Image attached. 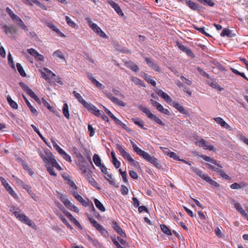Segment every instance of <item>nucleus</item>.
<instances>
[{
	"mask_svg": "<svg viewBox=\"0 0 248 248\" xmlns=\"http://www.w3.org/2000/svg\"><path fill=\"white\" fill-rule=\"evenodd\" d=\"M39 71L41 75V77L45 79L48 83H51L50 78L53 77V79L55 82L61 85L63 84L61 78L59 76H56L54 73L48 69L44 68L42 69H39Z\"/></svg>",
	"mask_w": 248,
	"mask_h": 248,
	"instance_id": "1",
	"label": "nucleus"
},
{
	"mask_svg": "<svg viewBox=\"0 0 248 248\" xmlns=\"http://www.w3.org/2000/svg\"><path fill=\"white\" fill-rule=\"evenodd\" d=\"M11 212H12L15 217L18 218L21 221L27 224L29 226H31V222L28 217H27L24 214H22L20 210H15L14 207H11L10 209Z\"/></svg>",
	"mask_w": 248,
	"mask_h": 248,
	"instance_id": "2",
	"label": "nucleus"
},
{
	"mask_svg": "<svg viewBox=\"0 0 248 248\" xmlns=\"http://www.w3.org/2000/svg\"><path fill=\"white\" fill-rule=\"evenodd\" d=\"M145 160L152 164L156 168L160 169L162 168V165L158 160L154 156H151L148 153L145 152L141 156Z\"/></svg>",
	"mask_w": 248,
	"mask_h": 248,
	"instance_id": "3",
	"label": "nucleus"
},
{
	"mask_svg": "<svg viewBox=\"0 0 248 248\" xmlns=\"http://www.w3.org/2000/svg\"><path fill=\"white\" fill-rule=\"evenodd\" d=\"M41 157L44 162L47 164H52L56 160L55 156L50 151H46L44 155H41Z\"/></svg>",
	"mask_w": 248,
	"mask_h": 248,
	"instance_id": "4",
	"label": "nucleus"
},
{
	"mask_svg": "<svg viewBox=\"0 0 248 248\" xmlns=\"http://www.w3.org/2000/svg\"><path fill=\"white\" fill-rule=\"evenodd\" d=\"M83 106L90 112L96 116H100L101 114V111L90 103L86 102Z\"/></svg>",
	"mask_w": 248,
	"mask_h": 248,
	"instance_id": "5",
	"label": "nucleus"
},
{
	"mask_svg": "<svg viewBox=\"0 0 248 248\" xmlns=\"http://www.w3.org/2000/svg\"><path fill=\"white\" fill-rule=\"evenodd\" d=\"M1 25V24H0ZM2 28L3 29L5 33L7 35H12L14 33H16V28L14 25H9L7 26L6 25H2Z\"/></svg>",
	"mask_w": 248,
	"mask_h": 248,
	"instance_id": "6",
	"label": "nucleus"
},
{
	"mask_svg": "<svg viewBox=\"0 0 248 248\" xmlns=\"http://www.w3.org/2000/svg\"><path fill=\"white\" fill-rule=\"evenodd\" d=\"M89 25L92 30L100 36L104 38L107 37L105 33L96 24L90 22H89Z\"/></svg>",
	"mask_w": 248,
	"mask_h": 248,
	"instance_id": "7",
	"label": "nucleus"
},
{
	"mask_svg": "<svg viewBox=\"0 0 248 248\" xmlns=\"http://www.w3.org/2000/svg\"><path fill=\"white\" fill-rule=\"evenodd\" d=\"M176 45L179 49L185 53L188 56L191 58H194L195 57L194 53L190 48L185 46L179 42H177Z\"/></svg>",
	"mask_w": 248,
	"mask_h": 248,
	"instance_id": "8",
	"label": "nucleus"
},
{
	"mask_svg": "<svg viewBox=\"0 0 248 248\" xmlns=\"http://www.w3.org/2000/svg\"><path fill=\"white\" fill-rule=\"evenodd\" d=\"M111 227L121 236L123 237H126L125 233L123 231V229L116 221L112 220Z\"/></svg>",
	"mask_w": 248,
	"mask_h": 248,
	"instance_id": "9",
	"label": "nucleus"
},
{
	"mask_svg": "<svg viewBox=\"0 0 248 248\" xmlns=\"http://www.w3.org/2000/svg\"><path fill=\"white\" fill-rule=\"evenodd\" d=\"M107 96L109 98L113 103L121 107H125V104L121 100L118 99L117 97L114 96L112 94L108 93Z\"/></svg>",
	"mask_w": 248,
	"mask_h": 248,
	"instance_id": "10",
	"label": "nucleus"
},
{
	"mask_svg": "<svg viewBox=\"0 0 248 248\" xmlns=\"http://www.w3.org/2000/svg\"><path fill=\"white\" fill-rule=\"evenodd\" d=\"M124 158L126 159L129 162L135 167L139 166V162L137 161L134 160L130 156V154L126 151V152L122 156Z\"/></svg>",
	"mask_w": 248,
	"mask_h": 248,
	"instance_id": "11",
	"label": "nucleus"
},
{
	"mask_svg": "<svg viewBox=\"0 0 248 248\" xmlns=\"http://www.w3.org/2000/svg\"><path fill=\"white\" fill-rule=\"evenodd\" d=\"M11 18L12 20L15 21V22H16L17 24L19 25L22 29L25 30L26 29V26L25 25L22 20L19 16L14 14L12 16H11Z\"/></svg>",
	"mask_w": 248,
	"mask_h": 248,
	"instance_id": "12",
	"label": "nucleus"
},
{
	"mask_svg": "<svg viewBox=\"0 0 248 248\" xmlns=\"http://www.w3.org/2000/svg\"><path fill=\"white\" fill-rule=\"evenodd\" d=\"M46 25L52 31H55L61 37L65 36L60 31V30L55 26L52 22H47Z\"/></svg>",
	"mask_w": 248,
	"mask_h": 248,
	"instance_id": "13",
	"label": "nucleus"
},
{
	"mask_svg": "<svg viewBox=\"0 0 248 248\" xmlns=\"http://www.w3.org/2000/svg\"><path fill=\"white\" fill-rule=\"evenodd\" d=\"M87 77L88 78L91 80V81L98 88L100 89H104L105 88V86L100 83L98 81H97L94 77L92 76V75L89 73H87Z\"/></svg>",
	"mask_w": 248,
	"mask_h": 248,
	"instance_id": "14",
	"label": "nucleus"
},
{
	"mask_svg": "<svg viewBox=\"0 0 248 248\" xmlns=\"http://www.w3.org/2000/svg\"><path fill=\"white\" fill-rule=\"evenodd\" d=\"M199 156L200 157L202 158L203 159H204L206 161L211 162L212 164L216 165L218 167H219L220 168H222V166L220 164H218L217 162V161L216 160H215V159H214L213 158H211L209 156H206V155H199Z\"/></svg>",
	"mask_w": 248,
	"mask_h": 248,
	"instance_id": "15",
	"label": "nucleus"
},
{
	"mask_svg": "<svg viewBox=\"0 0 248 248\" xmlns=\"http://www.w3.org/2000/svg\"><path fill=\"white\" fill-rule=\"evenodd\" d=\"M156 93L158 94V95L163 98L167 102H170L172 101L171 98L168 95V94L164 92L162 90L160 89H157L156 91Z\"/></svg>",
	"mask_w": 248,
	"mask_h": 248,
	"instance_id": "16",
	"label": "nucleus"
},
{
	"mask_svg": "<svg viewBox=\"0 0 248 248\" xmlns=\"http://www.w3.org/2000/svg\"><path fill=\"white\" fill-rule=\"evenodd\" d=\"M110 6L115 10L116 12L120 16H123L124 14L119 5L113 1H109Z\"/></svg>",
	"mask_w": 248,
	"mask_h": 248,
	"instance_id": "17",
	"label": "nucleus"
},
{
	"mask_svg": "<svg viewBox=\"0 0 248 248\" xmlns=\"http://www.w3.org/2000/svg\"><path fill=\"white\" fill-rule=\"evenodd\" d=\"M186 5L192 10H195V11H200L201 7L200 5L194 2L193 1L191 0H186Z\"/></svg>",
	"mask_w": 248,
	"mask_h": 248,
	"instance_id": "18",
	"label": "nucleus"
},
{
	"mask_svg": "<svg viewBox=\"0 0 248 248\" xmlns=\"http://www.w3.org/2000/svg\"><path fill=\"white\" fill-rule=\"evenodd\" d=\"M215 121L220 125L226 129H229L230 128V125L225 122V121L220 117H216L214 118Z\"/></svg>",
	"mask_w": 248,
	"mask_h": 248,
	"instance_id": "19",
	"label": "nucleus"
},
{
	"mask_svg": "<svg viewBox=\"0 0 248 248\" xmlns=\"http://www.w3.org/2000/svg\"><path fill=\"white\" fill-rule=\"evenodd\" d=\"M233 205L236 210L244 217H248V215L245 212L240 204L238 202H234Z\"/></svg>",
	"mask_w": 248,
	"mask_h": 248,
	"instance_id": "20",
	"label": "nucleus"
},
{
	"mask_svg": "<svg viewBox=\"0 0 248 248\" xmlns=\"http://www.w3.org/2000/svg\"><path fill=\"white\" fill-rule=\"evenodd\" d=\"M65 212V216L71 220L77 226L81 228V226L78 221L71 215L70 213L68 211H64Z\"/></svg>",
	"mask_w": 248,
	"mask_h": 248,
	"instance_id": "21",
	"label": "nucleus"
},
{
	"mask_svg": "<svg viewBox=\"0 0 248 248\" xmlns=\"http://www.w3.org/2000/svg\"><path fill=\"white\" fill-rule=\"evenodd\" d=\"M173 107L179 111L181 113L186 114L187 113V110L180 104L177 102H173Z\"/></svg>",
	"mask_w": 248,
	"mask_h": 248,
	"instance_id": "22",
	"label": "nucleus"
},
{
	"mask_svg": "<svg viewBox=\"0 0 248 248\" xmlns=\"http://www.w3.org/2000/svg\"><path fill=\"white\" fill-rule=\"evenodd\" d=\"M93 160L95 165L99 167L100 168H101L102 166H103L104 165V164L101 163V158L97 154H95L93 155Z\"/></svg>",
	"mask_w": 248,
	"mask_h": 248,
	"instance_id": "23",
	"label": "nucleus"
},
{
	"mask_svg": "<svg viewBox=\"0 0 248 248\" xmlns=\"http://www.w3.org/2000/svg\"><path fill=\"white\" fill-rule=\"evenodd\" d=\"M207 84L213 88L216 89L218 91H222L224 88L221 87L216 80L208 81Z\"/></svg>",
	"mask_w": 248,
	"mask_h": 248,
	"instance_id": "24",
	"label": "nucleus"
},
{
	"mask_svg": "<svg viewBox=\"0 0 248 248\" xmlns=\"http://www.w3.org/2000/svg\"><path fill=\"white\" fill-rule=\"evenodd\" d=\"M32 56L35 58V60L43 61L44 60V56L38 53L35 49L32 48Z\"/></svg>",
	"mask_w": 248,
	"mask_h": 248,
	"instance_id": "25",
	"label": "nucleus"
},
{
	"mask_svg": "<svg viewBox=\"0 0 248 248\" xmlns=\"http://www.w3.org/2000/svg\"><path fill=\"white\" fill-rule=\"evenodd\" d=\"M93 201L96 207L99 210H100L101 212H105L106 211L105 207L98 199L94 198Z\"/></svg>",
	"mask_w": 248,
	"mask_h": 248,
	"instance_id": "26",
	"label": "nucleus"
},
{
	"mask_svg": "<svg viewBox=\"0 0 248 248\" xmlns=\"http://www.w3.org/2000/svg\"><path fill=\"white\" fill-rule=\"evenodd\" d=\"M7 99L9 104L13 108L17 109L18 108L17 104L12 100L10 95H7Z\"/></svg>",
	"mask_w": 248,
	"mask_h": 248,
	"instance_id": "27",
	"label": "nucleus"
},
{
	"mask_svg": "<svg viewBox=\"0 0 248 248\" xmlns=\"http://www.w3.org/2000/svg\"><path fill=\"white\" fill-rule=\"evenodd\" d=\"M132 120L133 122L135 123V124L138 125L140 128L143 129H147L146 128L144 127V122L143 121L140 120L139 118H133Z\"/></svg>",
	"mask_w": 248,
	"mask_h": 248,
	"instance_id": "28",
	"label": "nucleus"
},
{
	"mask_svg": "<svg viewBox=\"0 0 248 248\" xmlns=\"http://www.w3.org/2000/svg\"><path fill=\"white\" fill-rule=\"evenodd\" d=\"M139 109L142 111L143 113H145L146 116L150 119L152 116L153 115V113L150 111V110L147 108L144 107L142 106H140L139 107Z\"/></svg>",
	"mask_w": 248,
	"mask_h": 248,
	"instance_id": "29",
	"label": "nucleus"
},
{
	"mask_svg": "<svg viewBox=\"0 0 248 248\" xmlns=\"http://www.w3.org/2000/svg\"><path fill=\"white\" fill-rule=\"evenodd\" d=\"M73 94L74 96L77 99L78 102L82 104V105H83L86 102V101L83 99L81 95L76 91H73Z\"/></svg>",
	"mask_w": 248,
	"mask_h": 248,
	"instance_id": "30",
	"label": "nucleus"
},
{
	"mask_svg": "<svg viewBox=\"0 0 248 248\" xmlns=\"http://www.w3.org/2000/svg\"><path fill=\"white\" fill-rule=\"evenodd\" d=\"M131 80L136 85H140L141 87H144V84L143 82L140 79L135 77H131L130 78Z\"/></svg>",
	"mask_w": 248,
	"mask_h": 248,
	"instance_id": "31",
	"label": "nucleus"
},
{
	"mask_svg": "<svg viewBox=\"0 0 248 248\" xmlns=\"http://www.w3.org/2000/svg\"><path fill=\"white\" fill-rule=\"evenodd\" d=\"M77 197V200L84 207H88L91 205V202L90 203L89 202H87L85 201L80 195Z\"/></svg>",
	"mask_w": 248,
	"mask_h": 248,
	"instance_id": "32",
	"label": "nucleus"
},
{
	"mask_svg": "<svg viewBox=\"0 0 248 248\" xmlns=\"http://www.w3.org/2000/svg\"><path fill=\"white\" fill-rule=\"evenodd\" d=\"M62 113L64 116L67 119H69L70 116L68 110V106L67 103H64L62 107Z\"/></svg>",
	"mask_w": 248,
	"mask_h": 248,
	"instance_id": "33",
	"label": "nucleus"
},
{
	"mask_svg": "<svg viewBox=\"0 0 248 248\" xmlns=\"http://www.w3.org/2000/svg\"><path fill=\"white\" fill-rule=\"evenodd\" d=\"M57 215L59 217V218L61 220V221L68 228L70 229H72V226L69 223L66 219L64 217L61 213H57Z\"/></svg>",
	"mask_w": 248,
	"mask_h": 248,
	"instance_id": "34",
	"label": "nucleus"
},
{
	"mask_svg": "<svg viewBox=\"0 0 248 248\" xmlns=\"http://www.w3.org/2000/svg\"><path fill=\"white\" fill-rule=\"evenodd\" d=\"M195 143L199 146L203 147L204 149H205V147H207L209 145L208 142L203 139L199 141H196Z\"/></svg>",
	"mask_w": 248,
	"mask_h": 248,
	"instance_id": "35",
	"label": "nucleus"
},
{
	"mask_svg": "<svg viewBox=\"0 0 248 248\" xmlns=\"http://www.w3.org/2000/svg\"><path fill=\"white\" fill-rule=\"evenodd\" d=\"M82 173L86 177V179L92 176L91 174L92 173V171L88 168H81Z\"/></svg>",
	"mask_w": 248,
	"mask_h": 248,
	"instance_id": "36",
	"label": "nucleus"
},
{
	"mask_svg": "<svg viewBox=\"0 0 248 248\" xmlns=\"http://www.w3.org/2000/svg\"><path fill=\"white\" fill-rule=\"evenodd\" d=\"M87 239L94 246L98 247L99 248H101L102 247V245L98 240L92 238L90 235H87Z\"/></svg>",
	"mask_w": 248,
	"mask_h": 248,
	"instance_id": "37",
	"label": "nucleus"
},
{
	"mask_svg": "<svg viewBox=\"0 0 248 248\" xmlns=\"http://www.w3.org/2000/svg\"><path fill=\"white\" fill-rule=\"evenodd\" d=\"M160 228L162 232L165 234L169 235H172L170 230L165 224L160 225Z\"/></svg>",
	"mask_w": 248,
	"mask_h": 248,
	"instance_id": "38",
	"label": "nucleus"
},
{
	"mask_svg": "<svg viewBox=\"0 0 248 248\" xmlns=\"http://www.w3.org/2000/svg\"><path fill=\"white\" fill-rule=\"evenodd\" d=\"M16 183L18 185H19L21 186H22L23 188H24L25 189L27 190V191L28 192H29V186H27L26 184H25L24 183V182L22 180H20V179H18L17 178H16ZM29 193L30 194V193Z\"/></svg>",
	"mask_w": 248,
	"mask_h": 248,
	"instance_id": "39",
	"label": "nucleus"
},
{
	"mask_svg": "<svg viewBox=\"0 0 248 248\" xmlns=\"http://www.w3.org/2000/svg\"><path fill=\"white\" fill-rule=\"evenodd\" d=\"M19 85L29 95L31 96V89L23 82H19Z\"/></svg>",
	"mask_w": 248,
	"mask_h": 248,
	"instance_id": "40",
	"label": "nucleus"
},
{
	"mask_svg": "<svg viewBox=\"0 0 248 248\" xmlns=\"http://www.w3.org/2000/svg\"><path fill=\"white\" fill-rule=\"evenodd\" d=\"M191 169L192 170L193 172H194L195 173H196L198 176H199L201 178H202V177L204 176V175L205 174L203 173V172L200 169H199L196 167H191Z\"/></svg>",
	"mask_w": 248,
	"mask_h": 248,
	"instance_id": "41",
	"label": "nucleus"
},
{
	"mask_svg": "<svg viewBox=\"0 0 248 248\" xmlns=\"http://www.w3.org/2000/svg\"><path fill=\"white\" fill-rule=\"evenodd\" d=\"M144 78L149 83L151 84L152 85L155 86L156 85V82L155 80L152 79V77L147 74H144Z\"/></svg>",
	"mask_w": 248,
	"mask_h": 248,
	"instance_id": "42",
	"label": "nucleus"
},
{
	"mask_svg": "<svg viewBox=\"0 0 248 248\" xmlns=\"http://www.w3.org/2000/svg\"><path fill=\"white\" fill-rule=\"evenodd\" d=\"M245 186V184L244 183H241L240 184H238L237 183H234L232 184L230 186V187L232 189H238L242 188L243 187Z\"/></svg>",
	"mask_w": 248,
	"mask_h": 248,
	"instance_id": "43",
	"label": "nucleus"
},
{
	"mask_svg": "<svg viewBox=\"0 0 248 248\" xmlns=\"http://www.w3.org/2000/svg\"><path fill=\"white\" fill-rule=\"evenodd\" d=\"M132 147H133V150L134 151V152H135L138 155H140L141 156L143 155V154L145 152V151H144L142 150L141 149H140V148H139L137 146V145L135 144H133Z\"/></svg>",
	"mask_w": 248,
	"mask_h": 248,
	"instance_id": "44",
	"label": "nucleus"
},
{
	"mask_svg": "<svg viewBox=\"0 0 248 248\" xmlns=\"http://www.w3.org/2000/svg\"><path fill=\"white\" fill-rule=\"evenodd\" d=\"M220 35L221 36H227L228 37H232V31L229 29H224L222 31Z\"/></svg>",
	"mask_w": 248,
	"mask_h": 248,
	"instance_id": "45",
	"label": "nucleus"
},
{
	"mask_svg": "<svg viewBox=\"0 0 248 248\" xmlns=\"http://www.w3.org/2000/svg\"><path fill=\"white\" fill-rule=\"evenodd\" d=\"M205 165L208 169H210L212 171L217 172V174L219 173V171L221 170V168L219 167L217 168L209 163H206Z\"/></svg>",
	"mask_w": 248,
	"mask_h": 248,
	"instance_id": "46",
	"label": "nucleus"
},
{
	"mask_svg": "<svg viewBox=\"0 0 248 248\" xmlns=\"http://www.w3.org/2000/svg\"><path fill=\"white\" fill-rule=\"evenodd\" d=\"M150 119L152 120L155 121L156 123L158 124L161 125V126H164L165 124L164 123L162 122V121L158 118L157 116H156L155 115L153 114L152 117L150 118Z\"/></svg>",
	"mask_w": 248,
	"mask_h": 248,
	"instance_id": "47",
	"label": "nucleus"
},
{
	"mask_svg": "<svg viewBox=\"0 0 248 248\" xmlns=\"http://www.w3.org/2000/svg\"><path fill=\"white\" fill-rule=\"evenodd\" d=\"M100 169L102 172L106 175L105 177H107L108 178H109V179H112V174H109L108 173V169L105 165H104L103 166H102V167L100 168Z\"/></svg>",
	"mask_w": 248,
	"mask_h": 248,
	"instance_id": "48",
	"label": "nucleus"
},
{
	"mask_svg": "<svg viewBox=\"0 0 248 248\" xmlns=\"http://www.w3.org/2000/svg\"><path fill=\"white\" fill-rule=\"evenodd\" d=\"M194 28L195 29H196V30L198 31L199 32H200L202 34H204L206 36H207V37H211V36L209 33H207L205 31V28L204 27L199 28V27H196L195 26H194Z\"/></svg>",
	"mask_w": 248,
	"mask_h": 248,
	"instance_id": "49",
	"label": "nucleus"
},
{
	"mask_svg": "<svg viewBox=\"0 0 248 248\" xmlns=\"http://www.w3.org/2000/svg\"><path fill=\"white\" fill-rule=\"evenodd\" d=\"M65 180L67 181V183L73 188L77 189L78 187L75 183L69 177H65Z\"/></svg>",
	"mask_w": 248,
	"mask_h": 248,
	"instance_id": "50",
	"label": "nucleus"
},
{
	"mask_svg": "<svg viewBox=\"0 0 248 248\" xmlns=\"http://www.w3.org/2000/svg\"><path fill=\"white\" fill-rule=\"evenodd\" d=\"M32 2L40 7L41 8L46 10H47V6H46L44 3H41L38 0H32Z\"/></svg>",
	"mask_w": 248,
	"mask_h": 248,
	"instance_id": "51",
	"label": "nucleus"
},
{
	"mask_svg": "<svg viewBox=\"0 0 248 248\" xmlns=\"http://www.w3.org/2000/svg\"><path fill=\"white\" fill-rule=\"evenodd\" d=\"M16 67L20 75L22 77H25L26 73L19 63H16Z\"/></svg>",
	"mask_w": 248,
	"mask_h": 248,
	"instance_id": "52",
	"label": "nucleus"
},
{
	"mask_svg": "<svg viewBox=\"0 0 248 248\" xmlns=\"http://www.w3.org/2000/svg\"><path fill=\"white\" fill-rule=\"evenodd\" d=\"M66 208H68L69 210L74 211L76 213L79 212V209L77 207L75 206L73 204H72L71 202H70L67 206Z\"/></svg>",
	"mask_w": 248,
	"mask_h": 248,
	"instance_id": "53",
	"label": "nucleus"
},
{
	"mask_svg": "<svg viewBox=\"0 0 248 248\" xmlns=\"http://www.w3.org/2000/svg\"><path fill=\"white\" fill-rule=\"evenodd\" d=\"M114 121L115 122V123L121 126L125 130H128V127L122 122H121L120 120H119L117 118H116L114 120Z\"/></svg>",
	"mask_w": 248,
	"mask_h": 248,
	"instance_id": "54",
	"label": "nucleus"
},
{
	"mask_svg": "<svg viewBox=\"0 0 248 248\" xmlns=\"http://www.w3.org/2000/svg\"><path fill=\"white\" fill-rule=\"evenodd\" d=\"M87 179L93 186L95 188L100 189L99 187H98L97 183L95 181V180L92 177V176L91 177H89L88 178H87Z\"/></svg>",
	"mask_w": 248,
	"mask_h": 248,
	"instance_id": "55",
	"label": "nucleus"
},
{
	"mask_svg": "<svg viewBox=\"0 0 248 248\" xmlns=\"http://www.w3.org/2000/svg\"><path fill=\"white\" fill-rule=\"evenodd\" d=\"M168 155L170 156V157L172 158L174 160H180L179 156L176 153L171 152L170 150H168Z\"/></svg>",
	"mask_w": 248,
	"mask_h": 248,
	"instance_id": "56",
	"label": "nucleus"
},
{
	"mask_svg": "<svg viewBox=\"0 0 248 248\" xmlns=\"http://www.w3.org/2000/svg\"><path fill=\"white\" fill-rule=\"evenodd\" d=\"M218 174L221 176L223 178L226 180H231V178L228 174H227L225 171L222 169L219 171Z\"/></svg>",
	"mask_w": 248,
	"mask_h": 248,
	"instance_id": "57",
	"label": "nucleus"
},
{
	"mask_svg": "<svg viewBox=\"0 0 248 248\" xmlns=\"http://www.w3.org/2000/svg\"><path fill=\"white\" fill-rule=\"evenodd\" d=\"M42 103L44 104V105L47 107V108L50 111H53L54 110V108L50 106L49 104L44 98L42 99Z\"/></svg>",
	"mask_w": 248,
	"mask_h": 248,
	"instance_id": "58",
	"label": "nucleus"
},
{
	"mask_svg": "<svg viewBox=\"0 0 248 248\" xmlns=\"http://www.w3.org/2000/svg\"><path fill=\"white\" fill-rule=\"evenodd\" d=\"M149 66L152 67L155 71L160 72V68L156 63H148Z\"/></svg>",
	"mask_w": 248,
	"mask_h": 248,
	"instance_id": "59",
	"label": "nucleus"
},
{
	"mask_svg": "<svg viewBox=\"0 0 248 248\" xmlns=\"http://www.w3.org/2000/svg\"><path fill=\"white\" fill-rule=\"evenodd\" d=\"M125 63L126 64V66L127 67L130 68L133 71L136 72L139 71V68L137 65L134 64L133 65H130V64H129L130 63Z\"/></svg>",
	"mask_w": 248,
	"mask_h": 248,
	"instance_id": "60",
	"label": "nucleus"
},
{
	"mask_svg": "<svg viewBox=\"0 0 248 248\" xmlns=\"http://www.w3.org/2000/svg\"><path fill=\"white\" fill-rule=\"evenodd\" d=\"M65 20L67 24L72 27H75L76 24L71 19V18L68 16H65Z\"/></svg>",
	"mask_w": 248,
	"mask_h": 248,
	"instance_id": "61",
	"label": "nucleus"
},
{
	"mask_svg": "<svg viewBox=\"0 0 248 248\" xmlns=\"http://www.w3.org/2000/svg\"><path fill=\"white\" fill-rule=\"evenodd\" d=\"M105 112L114 121L116 118L107 108L103 106Z\"/></svg>",
	"mask_w": 248,
	"mask_h": 248,
	"instance_id": "62",
	"label": "nucleus"
},
{
	"mask_svg": "<svg viewBox=\"0 0 248 248\" xmlns=\"http://www.w3.org/2000/svg\"><path fill=\"white\" fill-rule=\"evenodd\" d=\"M53 146L55 148L57 152L61 155L64 152L63 150H62L57 143L54 141L53 143Z\"/></svg>",
	"mask_w": 248,
	"mask_h": 248,
	"instance_id": "63",
	"label": "nucleus"
},
{
	"mask_svg": "<svg viewBox=\"0 0 248 248\" xmlns=\"http://www.w3.org/2000/svg\"><path fill=\"white\" fill-rule=\"evenodd\" d=\"M53 167L51 166H47V170L48 172V173L50 174V175L53 176H56L57 174L55 172L54 169L53 168Z\"/></svg>",
	"mask_w": 248,
	"mask_h": 248,
	"instance_id": "64",
	"label": "nucleus"
}]
</instances>
